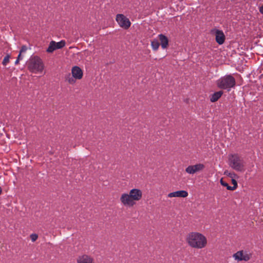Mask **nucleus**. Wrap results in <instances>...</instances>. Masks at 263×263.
I'll return each instance as SVG.
<instances>
[{"label": "nucleus", "mask_w": 263, "mask_h": 263, "mask_svg": "<svg viewBox=\"0 0 263 263\" xmlns=\"http://www.w3.org/2000/svg\"><path fill=\"white\" fill-rule=\"evenodd\" d=\"M10 56L9 55H7L4 59L3 61V64L4 65H6L9 62Z\"/></svg>", "instance_id": "obj_18"}, {"label": "nucleus", "mask_w": 263, "mask_h": 263, "mask_svg": "<svg viewBox=\"0 0 263 263\" xmlns=\"http://www.w3.org/2000/svg\"><path fill=\"white\" fill-rule=\"evenodd\" d=\"M235 84V79L231 75H226L217 81V85L219 88L224 89H228L229 90L234 87Z\"/></svg>", "instance_id": "obj_5"}, {"label": "nucleus", "mask_w": 263, "mask_h": 263, "mask_svg": "<svg viewBox=\"0 0 263 263\" xmlns=\"http://www.w3.org/2000/svg\"><path fill=\"white\" fill-rule=\"evenodd\" d=\"M259 12L263 14V5L259 8Z\"/></svg>", "instance_id": "obj_24"}, {"label": "nucleus", "mask_w": 263, "mask_h": 263, "mask_svg": "<svg viewBox=\"0 0 263 263\" xmlns=\"http://www.w3.org/2000/svg\"><path fill=\"white\" fill-rule=\"evenodd\" d=\"M74 78L72 77H69L68 79H67V81H68V82L70 84H73L75 83V80L74 79Z\"/></svg>", "instance_id": "obj_22"}, {"label": "nucleus", "mask_w": 263, "mask_h": 263, "mask_svg": "<svg viewBox=\"0 0 263 263\" xmlns=\"http://www.w3.org/2000/svg\"><path fill=\"white\" fill-rule=\"evenodd\" d=\"M232 184H233V186L232 187H229L228 190L233 191V190H235L237 187V181L235 179H233L232 180Z\"/></svg>", "instance_id": "obj_17"}, {"label": "nucleus", "mask_w": 263, "mask_h": 263, "mask_svg": "<svg viewBox=\"0 0 263 263\" xmlns=\"http://www.w3.org/2000/svg\"><path fill=\"white\" fill-rule=\"evenodd\" d=\"M151 45L153 50H157L160 46V44L158 40H154L151 42Z\"/></svg>", "instance_id": "obj_16"}, {"label": "nucleus", "mask_w": 263, "mask_h": 263, "mask_svg": "<svg viewBox=\"0 0 263 263\" xmlns=\"http://www.w3.org/2000/svg\"><path fill=\"white\" fill-rule=\"evenodd\" d=\"M2 189L1 188V187L0 186V195L2 194Z\"/></svg>", "instance_id": "obj_26"}, {"label": "nucleus", "mask_w": 263, "mask_h": 263, "mask_svg": "<svg viewBox=\"0 0 263 263\" xmlns=\"http://www.w3.org/2000/svg\"><path fill=\"white\" fill-rule=\"evenodd\" d=\"M229 165L234 170L241 172L244 170L245 161L243 158L236 154L229 155Z\"/></svg>", "instance_id": "obj_4"}, {"label": "nucleus", "mask_w": 263, "mask_h": 263, "mask_svg": "<svg viewBox=\"0 0 263 263\" xmlns=\"http://www.w3.org/2000/svg\"><path fill=\"white\" fill-rule=\"evenodd\" d=\"M23 58V54L19 53V54L18 55L17 59L20 61V60H22Z\"/></svg>", "instance_id": "obj_23"}, {"label": "nucleus", "mask_w": 263, "mask_h": 263, "mask_svg": "<svg viewBox=\"0 0 263 263\" xmlns=\"http://www.w3.org/2000/svg\"><path fill=\"white\" fill-rule=\"evenodd\" d=\"M72 77L76 79H81L83 77V71L82 69L78 67L74 66L71 70Z\"/></svg>", "instance_id": "obj_13"}, {"label": "nucleus", "mask_w": 263, "mask_h": 263, "mask_svg": "<svg viewBox=\"0 0 263 263\" xmlns=\"http://www.w3.org/2000/svg\"><path fill=\"white\" fill-rule=\"evenodd\" d=\"M222 94V91H219L214 93L213 95H211L210 97V101L212 102H216L221 97Z\"/></svg>", "instance_id": "obj_15"}, {"label": "nucleus", "mask_w": 263, "mask_h": 263, "mask_svg": "<svg viewBox=\"0 0 263 263\" xmlns=\"http://www.w3.org/2000/svg\"><path fill=\"white\" fill-rule=\"evenodd\" d=\"M116 20L119 25L123 29H127L131 25L129 20L122 14H118L116 15Z\"/></svg>", "instance_id": "obj_6"}, {"label": "nucleus", "mask_w": 263, "mask_h": 263, "mask_svg": "<svg viewBox=\"0 0 263 263\" xmlns=\"http://www.w3.org/2000/svg\"><path fill=\"white\" fill-rule=\"evenodd\" d=\"M204 165L201 163H198L193 165H189L185 168V172L189 174H194L203 170Z\"/></svg>", "instance_id": "obj_9"}, {"label": "nucleus", "mask_w": 263, "mask_h": 263, "mask_svg": "<svg viewBox=\"0 0 263 263\" xmlns=\"http://www.w3.org/2000/svg\"><path fill=\"white\" fill-rule=\"evenodd\" d=\"M188 196V193L183 190L178 191L176 192L170 193L168 194L167 196L170 198L172 197H183L185 198Z\"/></svg>", "instance_id": "obj_12"}, {"label": "nucleus", "mask_w": 263, "mask_h": 263, "mask_svg": "<svg viewBox=\"0 0 263 263\" xmlns=\"http://www.w3.org/2000/svg\"><path fill=\"white\" fill-rule=\"evenodd\" d=\"M27 48L26 46H23L20 51V53L23 54L27 51Z\"/></svg>", "instance_id": "obj_21"}, {"label": "nucleus", "mask_w": 263, "mask_h": 263, "mask_svg": "<svg viewBox=\"0 0 263 263\" xmlns=\"http://www.w3.org/2000/svg\"><path fill=\"white\" fill-rule=\"evenodd\" d=\"M142 192L140 189H133L129 193H123L121 195L120 200L122 204L125 206H133L142 199Z\"/></svg>", "instance_id": "obj_2"}, {"label": "nucleus", "mask_w": 263, "mask_h": 263, "mask_svg": "<svg viewBox=\"0 0 263 263\" xmlns=\"http://www.w3.org/2000/svg\"><path fill=\"white\" fill-rule=\"evenodd\" d=\"M159 38L161 42V45L162 48L163 49L166 48L168 45V42L167 38L162 34L159 35Z\"/></svg>", "instance_id": "obj_14"}, {"label": "nucleus", "mask_w": 263, "mask_h": 263, "mask_svg": "<svg viewBox=\"0 0 263 263\" xmlns=\"http://www.w3.org/2000/svg\"><path fill=\"white\" fill-rule=\"evenodd\" d=\"M28 70L32 72L36 73L42 72L44 69V64L42 60L38 57H31L27 63Z\"/></svg>", "instance_id": "obj_3"}, {"label": "nucleus", "mask_w": 263, "mask_h": 263, "mask_svg": "<svg viewBox=\"0 0 263 263\" xmlns=\"http://www.w3.org/2000/svg\"><path fill=\"white\" fill-rule=\"evenodd\" d=\"M37 238H38V236L36 234H32L30 235V238L32 242H34L35 241H36V239H37Z\"/></svg>", "instance_id": "obj_19"}, {"label": "nucleus", "mask_w": 263, "mask_h": 263, "mask_svg": "<svg viewBox=\"0 0 263 263\" xmlns=\"http://www.w3.org/2000/svg\"><path fill=\"white\" fill-rule=\"evenodd\" d=\"M65 45V42L64 40H62L59 42H55V41H52L47 49V52L51 53L56 49H61L64 47Z\"/></svg>", "instance_id": "obj_8"}, {"label": "nucleus", "mask_w": 263, "mask_h": 263, "mask_svg": "<svg viewBox=\"0 0 263 263\" xmlns=\"http://www.w3.org/2000/svg\"><path fill=\"white\" fill-rule=\"evenodd\" d=\"M19 61H20V60H18V59H16V61H15V64H18Z\"/></svg>", "instance_id": "obj_25"}, {"label": "nucleus", "mask_w": 263, "mask_h": 263, "mask_svg": "<svg viewBox=\"0 0 263 263\" xmlns=\"http://www.w3.org/2000/svg\"><path fill=\"white\" fill-rule=\"evenodd\" d=\"M77 263H95L94 258L88 255L83 254L78 256L77 259Z\"/></svg>", "instance_id": "obj_10"}, {"label": "nucleus", "mask_w": 263, "mask_h": 263, "mask_svg": "<svg viewBox=\"0 0 263 263\" xmlns=\"http://www.w3.org/2000/svg\"><path fill=\"white\" fill-rule=\"evenodd\" d=\"M220 183H221V184L222 185H223V186H224L227 187V189L228 190V187H232L231 186L229 185V184H228L227 183H226V182H224V181L222 180V179H221L220 180Z\"/></svg>", "instance_id": "obj_20"}, {"label": "nucleus", "mask_w": 263, "mask_h": 263, "mask_svg": "<svg viewBox=\"0 0 263 263\" xmlns=\"http://www.w3.org/2000/svg\"><path fill=\"white\" fill-rule=\"evenodd\" d=\"M215 35L216 42L219 45L223 44L226 37L223 31L219 30H216Z\"/></svg>", "instance_id": "obj_11"}, {"label": "nucleus", "mask_w": 263, "mask_h": 263, "mask_svg": "<svg viewBox=\"0 0 263 263\" xmlns=\"http://www.w3.org/2000/svg\"><path fill=\"white\" fill-rule=\"evenodd\" d=\"M186 241L187 243L192 248L201 249L205 248L208 243L206 237L202 234L192 232L186 235Z\"/></svg>", "instance_id": "obj_1"}, {"label": "nucleus", "mask_w": 263, "mask_h": 263, "mask_svg": "<svg viewBox=\"0 0 263 263\" xmlns=\"http://www.w3.org/2000/svg\"><path fill=\"white\" fill-rule=\"evenodd\" d=\"M252 256L251 253L246 251H239L233 254V258L237 261H248Z\"/></svg>", "instance_id": "obj_7"}]
</instances>
